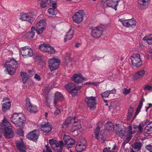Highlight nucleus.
Wrapping results in <instances>:
<instances>
[{
    "mask_svg": "<svg viewBox=\"0 0 152 152\" xmlns=\"http://www.w3.org/2000/svg\"><path fill=\"white\" fill-rule=\"evenodd\" d=\"M10 120L16 127L20 128L17 131L18 134L20 136H23L24 132L21 128L24 126L26 122L25 115L22 113H14L10 118Z\"/></svg>",
    "mask_w": 152,
    "mask_h": 152,
    "instance_id": "obj_1",
    "label": "nucleus"
},
{
    "mask_svg": "<svg viewBox=\"0 0 152 152\" xmlns=\"http://www.w3.org/2000/svg\"><path fill=\"white\" fill-rule=\"evenodd\" d=\"M76 118L75 116L68 117L62 125V127L63 128H66L68 127L69 124L73 123L72 129V132L80 129L81 127L80 120H77V121Z\"/></svg>",
    "mask_w": 152,
    "mask_h": 152,
    "instance_id": "obj_2",
    "label": "nucleus"
},
{
    "mask_svg": "<svg viewBox=\"0 0 152 152\" xmlns=\"http://www.w3.org/2000/svg\"><path fill=\"white\" fill-rule=\"evenodd\" d=\"M1 122L3 131L4 129V133L5 137L7 138H13L14 135V133L9 122L5 118H4Z\"/></svg>",
    "mask_w": 152,
    "mask_h": 152,
    "instance_id": "obj_3",
    "label": "nucleus"
},
{
    "mask_svg": "<svg viewBox=\"0 0 152 152\" xmlns=\"http://www.w3.org/2000/svg\"><path fill=\"white\" fill-rule=\"evenodd\" d=\"M4 67L6 68L9 75H12L18 67V63L15 60L12 59L9 61L6 62Z\"/></svg>",
    "mask_w": 152,
    "mask_h": 152,
    "instance_id": "obj_4",
    "label": "nucleus"
},
{
    "mask_svg": "<svg viewBox=\"0 0 152 152\" xmlns=\"http://www.w3.org/2000/svg\"><path fill=\"white\" fill-rule=\"evenodd\" d=\"M19 19L24 21H27L32 23L35 19V15L33 12L21 13L19 16Z\"/></svg>",
    "mask_w": 152,
    "mask_h": 152,
    "instance_id": "obj_5",
    "label": "nucleus"
},
{
    "mask_svg": "<svg viewBox=\"0 0 152 152\" xmlns=\"http://www.w3.org/2000/svg\"><path fill=\"white\" fill-rule=\"evenodd\" d=\"M64 87L69 93L73 96H75L77 94V91L81 89L82 86H78L77 87L75 84L72 83H70L65 85Z\"/></svg>",
    "mask_w": 152,
    "mask_h": 152,
    "instance_id": "obj_6",
    "label": "nucleus"
},
{
    "mask_svg": "<svg viewBox=\"0 0 152 152\" xmlns=\"http://www.w3.org/2000/svg\"><path fill=\"white\" fill-rule=\"evenodd\" d=\"M36 26L38 30H36L38 35H41L43 34L47 26L46 21L45 19H42L39 21L36 24Z\"/></svg>",
    "mask_w": 152,
    "mask_h": 152,
    "instance_id": "obj_7",
    "label": "nucleus"
},
{
    "mask_svg": "<svg viewBox=\"0 0 152 152\" xmlns=\"http://www.w3.org/2000/svg\"><path fill=\"white\" fill-rule=\"evenodd\" d=\"M132 65L134 66L138 67L140 66L142 64V61L140 58L139 54H134L131 58Z\"/></svg>",
    "mask_w": 152,
    "mask_h": 152,
    "instance_id": "obj_8",
    "label": "nucleus"
},
{
    "mask_svg": "<svg viewBox=\"0 0 152 152\" xmlns=\"http://www.w3.org/2000/svg\"><path fill=\"white\" fill-rule=\"evenodd\" d=\"M96 97L91 96L86 97L85 101L90 109H95L96 104Z\"/></svg>",
    "mask_w": 152,
    "mask_h": 152,
    "instance_id": "obj_9",
    "label": "nucleus"
},
{
    "mask_svg": "<svg viewBox=\"0 0 152 152\" xmlns=\"http://www.w3.org/2000/svg\"><path fill=\"white\" fill-rule=\"evenodd\" d=\"M103 28L101 26L93 28L91 30V36L95 38L100 37L103 32Z\"/></svg>",
    "mask_w": 152,
    "mask_h": 152,
    "instance_id": "obj_10",
    "label": "nucleus"
},
{
    "mask_svg": "<svg viewBox=\"0 0 152 152\" xmlns=\"http://www.w3.org/2000/svg\"><path fill=\"white\" fill-rule=\"evenodd\" d=\"M48 66L51 71L56 70L59 67L60 61L56 58L49 59L48 61Z\"/></svg>",
    "mask_w": 152,
    "mask_h": 152,
    "instance_id": "obj_11",
    "label": "nucleus"
},
{
    "mask_svg": "<svg viewBox=\"0 0 152 152\" xmlns=\"http://www.w3.org/2000/svg\"><path fill=\"white\" fill-rule=\"evenodd\" d=\"M21 54L24 58L32 56L33 53L32 50L28 46H25L20 48Z\"/></svg>",
    "mask_w": 152,
    "mask_h": 152,
    "instance_id": "obj_12",
    "label": "nucleus"
},
{
    "mask_svg": "<svg viewBox=\"0 0 152 152\" xmlns=\"http://www.w3.org/2000/svg\"><path fill=\"white\" fill-rule=\"evenodd\" d=\"M84 15V11L80 10L75 12L72 16V18L74 22L79 23L83 21Z\"/></svg>",
    "mask_w": 152,
    "mask_h": 152,
    "instance_id": "obj_13",
    "label": "nucleus"
},
{
    "mask_svg": "<svg viewBox=\"0 0 152 152\" xmlns=\"http://www.w3.org/2000/svg\"><path fill=\"white\" fill-rule=\"evenodd\" d=\"M39 48L43 52L47 53L50 54H52L55 52L54 49L52 47L46 44L39 45Z\"/></svg>",
    "mask_w": 152,
    "mask_h": 152,
    "instance_id": "obj_14",
    "label": "nucleus"
},
{
    "mask_svg": "<svg viewBox=\"0 0 152 152\" xmlns=\"http://www.w3.org/2000/svg\"><path fill=\"white\" fill-rule=\"evenodd\" d=\"M26 107L27 110L31 113H36L37 111L38 107L37 106L31 104L30 99L27 98L26 100Z\"/></svg>",
    "mask_w": 152,
    "mask_h": 152,
    "instance_id": "obj_15",
    "label": "nucleus"
},
{
    "mask_svg": "<svg viewBox=\"0 0 152 152\" xmlns=\"http://www.w3.org/2000/svg\"><path fill=\"white\" fill-rule=\"evenodd\" d=\"M39 135V131L34 130L29 132L26 135V137L29 140L36 142L37 141Z\"/></svg>",
    "mask_w": 152,
    "mask_h": 152,
    "instance_id": "obj_16",
    "label": "nucleus"
},
{
    "mask_svg": "<svg viewBox=\"0 0 152 152\" xmlns=\"http://www.w3.org/2000/svg\"><path fill=\"white\" fill-rule=\"evenodd\" d=\"M40 125L41 128V130L44 133H49L52 129V125L49 123L42 122L40 123Z\"/></svg>",
    "mask_w": 152,
    "mask_h": 152,
    "instance_id": "obj_17",
    "label": "nucleus"
},
{
    "mask_svg": "<svg viewBox=\"0 0 152 152\" xmlns=\"http://www.w3.org/2000/svg\"><path fill=\"white\" fill-rule=\"evenodd\" d=\"M72 79L75 82L79 83L86 81L87 78H85L81 74H75L72 77Z\"/></svg>",
    "mask_w": 152,
    "mask_h": 152,
    "instance_id": "obj_18",
    "label": "nucleus"
},
{
    "mask_svg": "<svg viewBox=\"0 0 152 152\" xmlns=\"http://www.w3.org/2000/svg\"><path fill=\"white\" fill-rule=\"evenodd\" d=\"M120 1V0H107L106 1V5L107 7H111L116 10V7Z\"/></svg>",
    "mask_w": 152,
    "mask_h": 152,
    "instance_id": "obj_19",
    "label": "nucleus"
},
{
    "mask_svg": "<svg viewBox=\"0 0 152 152\" xmlns=\"http://www.w3.org/2000/svg\"><path fill=\"white\" fill-rule=\"evenodd\" d=\"M146 72L142 69L136 72L133 75V78L135 80L141 78L146 75Z\"/></svg>",
    "mask_w": 152,
    "mask_h": 152,
    "instance_id": "obj_20",
    "label": "nucleus"
},
{
    "mask_svg": "<svg viewBox=\"0 0 152 152\" xmlns=\"http://www.w3.org/2000/svg\"><path fill=\"white\" fill-rule=\"evenodd\" d=\"M132 19L126 20L125 22L124 23V26L127 27H135L136 25V21L134 18Z\"/></svg>",
    "mask_w": 152,
    "mask_h": 152,
    "instance_id": "obj_21",
    "label": "nucleus"
},
{
    "mask_svg": "<svg viewBox=\"0 0 152 152\" xmlns=\"http://www.w3.org/2000/svg\"><path fill=\"white\" fill-rule=\"evenodd\" d=\"M100 130V127L99 126L96 127L94 130V133L95 135V138L98 140L99 139V137L103 141H105V138L102 136L100 134H99Z\"/></svg>",
    "mask_w": 152,
    "mask_h": 152,
    "instance_id": "obj_22",
    "label": "nucleus"
},
{
    "mask_svg": "<svg viewBox=\"0 0 152 152\" xmlns=\"http://www.w3.org/2000/svg\"><path fill=\"white\" fill-rule=\"evenodd\" d=\"M56 145L53 148V149L56 152H61L63 150V146L64 143L63 141L61 140L59 142L56 144Z\"/></svg>",
    "mask_w": 152,
    "mask_h": 152,
    "instance_id": "obj_23",
    "label": "nucleus"
},
{
    "mask_svg": "<svg viewBox=\"0 0 152 152\" xmlns=\"http://www.w3.org/2000/svg\"><path fill=\"white\" fill-rule=\"evenodd\" d=\"M64 97L62 94L59 92H57L55 95L53 101L54 104L56 105L58 101H61L63 100Z\"/></svg>",
    "mask_w": 152,
    "mask_h": 152,
    "instance_id": "obj_24",
    "label": "nucleus"
},
{
    "mask_svg": "<svg viewBox=\"0 0 152 152\" xmlns=\"http://www.w3.org/2000/svg\"><path fill=\"white\" fill-rule=\"evenodd\" d=\"M64 139L65 143L71 146L74 145L75 142V140L69 136H64Z\"/></svg>",
    "mask_w": 152,
    "mask_h": 152,
    "instance_id": "obj_25",
    "label": "nucleus"
},
{
    "mask_svg": "<svg viewBox=\"0 0 152 152\" xmlns=\"http://www.w3.org/2000/svg\"><path fill=\"white\" fill-rule=\"evenodd\" d=\"M86 147V146L83 143H78L76 144V149L77 152H81L83 151Z\"/></svg>",
    "mask_w": 152,
    "mask_h": 152,
    "instance_id": "obj_26",
    "label": "nucleus"
},
{
    "mask_svg": "<svg viewBox=\"0 0 152 152\" xmlns=\"http://www.w3.org/2000/svg\"><path fill=\"white\" fill-rule=\"evenodd\" d=\"M119 125L118 124H116L115 126L113 125V124L110 122H109L106 123L105 124V127L107 130H112L113 129H115L116 130L115 126L118 127Z\"/></svg>",
    "mask_w": 152,
    "mask_h": 152,
    "instance_id": "obj_27",
    "label": "nucleus"
},
{
    "mask_svg": "<svg viewBox=\"0 0 152 152\" xmlns=\"http://www.w3.org/2000/svg\"><path fill=\"white\" fill-rule=\"evenodd\" d=\"M73 36V32L72 30L71 29L66 33V35L65 36L64 40L65 42H66L68 40L71 39Z\"/></svg>",
    "mask_w": 152,
    "mask_h": 152,
    "instance_id": "obj_28",
    "label": "nucleus"
},
{
    "mask_svg": "<svg viewBox=\"0 0 152 152\" xmlns=\"http://www.w3.org/2000/svg\"><path fill=\"white\" fill-rule=\"evenodd\" d=\"M145 133L150 134L152 133V122L148 124L144 129Z\"/></svg>",
    "mask_w": 152,
    "mask_h": 152,
    "instance_id": "obj_29",
    "label": "nucleus"
},
{
    "mask_svg": "<svg viewBox=\"0 0 152 152\" xmlns=\"http://www.w3.org/2000/svg\"><path fill=\"white\" fill-rule=\"evenodd\" d=\"M11 102L8 101L7 102H5L2 104V110L4 112L6 111L9 110L10 107Z\"/></svg>",
    "mask_w": 152,
    "mask_h": 152,
    "instance_id": "obj_30",
    "label": "nucleus"
},
{
    "mask_svg": "<svg viewBox=\"0 0 152 152\" xmlns=\"http://www.w3.org/2000/svg\"><path fill=\"white\" fill-rule=\"evenodd\" d=\"M20 75L22 77V81L23 83H25L29 78V76L27 73L22 72H20Z\"/></svg>",
    "mask_w": 152,
    "mask_h": 152,
    "instance_id": "obj_31",
    "label": "nucleus"
},
{
    "mask_svg": "<svg viewBox=\"0 0 152 152\" xmlns=\"http://www.w3.org/2000/svg\"><path fill=\"white\" fill-rule=\"evenodd\" d=\"M17 147L20 152L26 150L23 142L18 143L17 144Z\"/></svg>",
    "mask_w": 152,
    "mask_h": 152,
    "instance_id": "obj_32",
    "label": "nucleus"
},
{
    "mask_svg": "<svg viewBox=\"0 0 152 152\" xmlns=\"http://www.w3.org/2000/svg\"><path fill=\"white\" fill-rule=\"evenodd\" d=\"M126 130H121L120 131H116L115 132L116 134L119 136L121 138L124 136L126 134Z\"/></svg>",
    "mask_w": 152,
    "mask_h": 152,
    "instance_id": "obj_33",
    "label": "nucleus"
},
{
    "mask_svg": "<svg viewBox=\"0 0 152 152\" xmlns=\"http://www.w3.org/2000/svg\"><path fill=\"white\" fill-rule=\"evenodd\" d=\"M143 40L147 42L148 43L152 45V34H150L148 36H145L143 38Z\"/></svg>",
    "mask_w": 152,
    "mask_h": 152,
    "instance_id": "obj_34",
    "label": "nucleus"
},
{
    "mask_svg": "<svg viewBox=\"0 0 152 152\" xmlns=\"http://www.w3.org/2000/svg\"><path fill=\"white\" fill-rule=\"evenodd\" d=\"M50 0H42L41 1L40 7L42 8H45L47 4H49Z\"/></svg>",
    "mask_w": 152,
    "mask_h": 152,
    "instance_id": "obj_35",
    "label": "nucleus"
},
{
    "mask_svg": "<svg viewBox=\"0 0 152 152\" xmlns=\"http://www.w3.org/2000/svg\"><path fill=\"white\" fill-rule=\"evenodd\" d=\"M145 100L144 99H143V100H140L139 104L136 110L135 113H137L139 114V113H140L141 109L142 106L143 102Z\"/></svg>",
    "mask_w": 152,
    "mask_h": 152,
    "instance_id": "obj_36",
    "label": "nucleus"
},
{
    "mask_svg": "<svg viewBox=\"0 0 152 152\" xmlns=\"http://www.w3.org/2000/svg\"><path fill=\"white\" fill-rule=\"evenodd\" d=\"M49 14L52 15H56L57 12L55 9L53 8H49L48 10Z\"/></svg>",
    "mask_w": 152,
    "mask_h": 152,
    "instance_id": "obj_37",
    "label": "nucleus"
},
{
    "mask_svg": "<svg viewBox=\"0 0 152 152\" xmlns=\"http://www.w3.org/2000/svg\"><path fill=\"white\" fill-rule=\"evenodd\" d=\"M70 56V54L69 53H67L65 54V58L66 62L68 63L71 61Z\"/></svg>",
    "mask_w": 152,
    "mask_h": 152,
    "instance_id": "obj_38",
    "label": "nucleus"
},
{
    "mask_svg": "<svg viewBox=\"0 0 152 152\" xmlns=\"http://www.w3.org/2000/svg\"><path fill=\"white\" fill-rule=\"evenodd\" d=\"M142 144L140 142H137L134 144V148L135 149L139 150L141 147Z\"/></svg>",
    "mask_w": 152,
    "mask_h": 152,
    "instance_id": "obj_39",
    "label": "nucleus"
},
{
    "mask_svg": "<svg viewBox=\"0 0 152 152\" xmlns=\"http://www.w3.org/2000/svg\"><path fill=\"white\" fill-rule=\"evenodd\" d=\"M109 91H106L100 94L102 97L104 98V97H107L109 95Z\"/></svg>",
    "mask_w": 152,
    "mask_h": 152,
    "instance_id": "obj_40",
    "label": "nucleus"
},
{
    "mask_svg": "<svg viewBox=\"0 0 152 152\" xmlns=\"http://www.w3.org/2000/svg\"><path fill=\"white\" fill-rule=\"evenodd\" d=\"M49 142L53 148L56 146V144L58 143V142H57L56 141L54 140L53 139L50 140L49 141Z\"/></svg>",
    "mask_w": 152,
    "mask_h": 152,
    "instance_id": "obj_41",
    "label": "nucleus"
},
{
    "mask_svg": "<svg viewBox=\"0 0 152 152\" xmlns=\"http://www.w3.org/2000/svg\"><path fill=\"white\" fill-rule=\"evenodd\" d=\"M132 127L131 126H129L128 129V135H131V134L135 133V131H132Z\"/></svg>",
    "mask_w": 152,
    "mask_h": 152,
    "instance_id": "obj_42",
    "label": "nucleus"
},
{
    "mask_svg": "<svg viewBox=\"0 0 152 152\" xmlns=\"http://www.w3.org/2000/svg\"><path fill=\"white\" fill-rule=\"evenodd\" d=\"M57 0H50L49 3H51L52 4L53 9H54L57 7L56 5Z\"/></svg>",
    "mask_w": 152,
    "mask_h": 152,
    "instance_id": "obj_43",
    "label": "nucleus"
},
{
    "mask_svg": "<svg viewBox=\"0 0 152 152\" xmlns=\"http://www.w3.org/2000/svg\"><path fill=\"white\" fill-rule=\"evenodd\" d=\"M146 0H138V3L140 4H142L143 5H146L147 4H148V2L146 1Z\"/></svg>",
    "mask_w": 152,
    "mask_h": 152,
    "instance_id": "obj_44",
    "label": "nucleus"
},
{
    "mask_svg": "<svg viewBox=\"0 0 152 152\" xmlns=\"http://www.w3.org/2000/svg\"><path fill=\"white\" fill-rule=\"evenodd\" d=\"M28 35L30 38H33L35 35V32L33 31H30L28 33Z\"/></svg>",
    "mask_w": 152,
    "mask_h": 152,
    "instance_id": "obj_45",
    "label": "nucleus"
},
{
    "mask_svg": "<svg viewBox=\"0 0 152 152\" xmlns=\"http://www.w3.org/2000/svg\"><path fill=\"white\" fill-rule=\"evenodd\" d=\"M137 129H138V132L139 133H141L143 131V129H142V126L141 124H140L139 126H138V128Z\"/></svg>",
    "mask_w": 152,
    "mask_h": 152,
    "instance_id": "obj_46",
    "label": "nucleus"
},
{
    "mask_svg": "<svg viewBox=\"0 0 152 152\" xmlns=\"http://www.w3.org/2000/svg\"><path fill=\"white\" fill-rule=\"evenodd\" d=\"M34 78L37 81H40L41 80L40 77L38 74H36L34 75Z\"/></svg>",
    "mask_w": 152,
    "mask_h": 152,
    "instance_id": "obj_47",
    "label": "nucleus"
},
{
    "mask_svg": "<svg viewBox=\"0 0 152 152\" xmlns=\"http://www.w3.org/2000/svg\"><path fill=\"white\" fill-rule=\"evenodd\" d=\"M130 91V89H127L126 88L124 89L123 91V93L124 94L127 95L128 94Z\"/></svg>",
    "mask_w": 152,
    "mask_h": 152,
    "instance_id": "obj_48",
    "label": "nucleus"
},
{
    "mask_svg": "<svg viewBox=\"0 0 152 152\" xmlns=\"http://www.w3.org/2000/svg\"><path fill=\"white\" fill-rule=\"evenodd\" d=\"M145 148L150 152H152V145L150 144L146 146Z\"/></svg>",
    "mask_w": 152,
    "mask_h": 152,
    "instance_id": "obj_49",
    "label": "nucleus"
},
{
    "mask_svg": "<svg viewBox=\"0 0 152 152\" xmlns=\"http://www.w3.org/2000/svg\"><path fill=\"white\" fill-rule=\"evenodd\" d=\"M133 112L134 108L132 107H130L128 110V113L133 114Z\"/></svg>",
    "mask_w": 152,
    "mask_h": 152,
    "instance_id": "obj_50",
    "label": "nucleus"
},
{
    "mask_svg": "<svg viewBox=\"0 0 152 152\" xmlns=\"http://www.w3.org/2000/svg\"><path fill=\"white\" fill-rule=\"evenodd\" d=\"M145 89L148 91H150L152 90V87L151 86L147 85L145 87L144 90H145Z\"/></svg>",
    "mask_w": 152,
    "mask_h": 152,
    "instance_id": "obj_51",
    "label": "nucleus"
},
{
    "mask_svg": "<svg viewBox=\"0 0 152 152\" xmlns=\"http://www.w3.org/2000/svg\"><path fill=\"white\" fill-rule=\"evenodd\" d=\"M128 136L127 137L126 139V142H129L130 140H131L132 136L131 135H128Z\"/></svg>",
    "mask_w": 152,
    "mask_h": 152,
    "instance_id": "obj_52",
    "label": "nucleus"
},
{
    "mask_svg": "<svg viewBox=\"0 0 152 152\" xmlns=\"http://www.w3.org/2000/svg\"><path fill=\"white\" fill-rule=\"evenodd\" d=\"M60 113V110L58 109H56V110H55V111L54 112V115H58V114H59Z\"/></svg>",
    "mask_w": 152,
    "mask_h": 152,
    "instance_id": "obj_53",
    "label": "nucleus"
},
{
    "mask_svg": "<svg viewBox=\"0 0 152 152\" xmlns=\"http://www.w3.org/2000/svg\"><path fill=\"white\" fill-rule=\"evenodd\" d=\"M133 114H131L128 113L127 120L128 121H129L132 118Z\"/></svg>",
    "mask_w": 152,
    "mask_h": 152,
    "instance_id": "obj_54",
    "label": "nucleus"
},
{
    "mask_svg": "<svg viewBox=\"0 0 152 152\" xmlns=\"http://www.w3.org/2000/svg\"><path fill=\"white\" fill-rule=\"evenodd\" d=\"M109 94H114L116 93V90L114 89L112 90H111L110 91H109Z\"/></svg>",
    "mask_w": 152,
    "mask_h": 152,
    "instance_id": "obj_55",
    "label": "nucleus"
},
{
    "mask_svg": "<svg viewBox=\"0 0 152 152\" xmlns=\"http://www.w3.org/2000/svg\"><path fill=\"white\" fill-rule=\"evenodd\" d=\"M3 132V127L2 125L0 124V138L1 137Z\"/></svg>",
    "mask_w": 152,
    "mask_h": 152,
    "instance_id": "obj_56",
    "label": "nucleus"
},
{
    "mask_svg": "<svg viewBox=\"0 0 152 152\" xmlns=\"http://www.w3.org/2000/svg\"><path fill=\"white\" fill-rule=\"evenodd\" d=\"M45 147L46 149V152H52L51 150L48 145H46Z\"/></svg>",
    "mask_w": 152,
    "mask_h": 152,
    "instance_id": "obj_57",
    "label": "nucleus"
},
{
    "mask_svg": "<svg viewBox=\"0 0 152 152\" xmlns=\"http://www.w3.org/2000/svg\"><path fill=\"white\" fill-rule=\"evenodd\" d=\"M126 20H123V19H122V18H121V19H119V21H120V22H121L122 23V24L124 26V22H125Z\"/></svg>",
    "mask_w": 152,
    "mask_h": 152,
    "instance_id": "obj_58",
    "label": "nucleus"
},
{
    "mask_svg": "<svg viewBox=\"0 0 152 152\" xmlns=\"http://www.w3.org/2000/svg\"><path fill=\"white\" fill-rule=\"evenodd\" d=\"M80 45V43H76L75 46L76 48H78Z\"/></svg>",
    "mask_w": 152,
    "mask_h": 152,
    "instance_id": "obj_59",
    "label": "nucleus"
},
{
    "mask_svg": "<svg viewBox=\"0 0 152 152\" xmlns=\"http://www.w3.org/2000/svg\"><path fill=\"white\" fill-rule=\"evenodd\" d=\"M36 30H38V29H36L35 28V27H34V26H32V27H31V31L34 32V31H36Z\"/></svg>",
    "mask_w": 152,
    "mask_h": 152,
    "instance_id": "obj_60",
    "label": "nucleus"
},
{
    "mask_svg": "<svg viewBox=\"0 0 152 152\" xmlns=\"http://www.w3.org/2000/svg\"><path fill=\"white\" fill-rule=\"evenodd\" d=\"M138 113H135V114L132 120L136 118L137 116L138 115Z\"/></svg>",
    "mask_w": 152,
    "mask_h": 152,
    "instance_id": "obj_61",
    "label": "nucleus"
},
{
    "mask_svg": "<svg viewBox=\"0 0 152 152\" xmlns=\"http://www.w3.org/2000/svg\"><path fill=\"white\" fill-rule=\"evenodd\" d=\"M148 52L150 54H152V48H150L148 50Z\"/></svg>",
    "mask_w": 152,
    "mask_h": 152,
    "instance_id": "obj_62",
    "label": "nucleus"
},
{
    "mask_svg": "<svg viewBox=\"0 0 152 152\" xmlns=\"http://www.w3.org/2000/svg\"><path fill=\"white\" fill-rule=\"evenodd\" d=\"M9 100V99L7 97H4V98H3V101L4 102L5 101H7V100Z\"/></svg>",
    "mask_w": 152,
    "mask_h": 152,
    "instance_id": "obj_63",
    "label": "nucleus"
},
{
    "mask_svg": "<svg viewBox=\"0 0 152 152\" xmlns=\"http://www.w3.org/2000/svg\"><path fill=\"white\" fill-rule=\"evenodd\" d=\"M103 152H113L112 151H109L107 150H105L104 149L103 150Z\"/></svg>",
    "mask_w": 152,
    "mask_h": 152,
    "instance_id": "obj_64",
    "label": "nucleus"
}]
</instances>
